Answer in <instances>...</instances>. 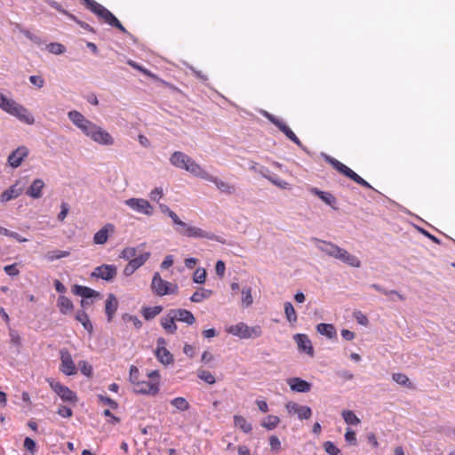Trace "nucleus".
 <instances>
[{"label": "nucleus", "instance_id": "f257e3e1", "mask_svg": "<svg viewBox=\"0 0 455 455\" xmlns=\"http://www.w3.org/2000/svg\"><path fill=\"white\" fill-rule=\"evenodd\" d=\"M88 10L98 16L105 23L117 28L124 34H128L126 28L122 25L119 20L106 7L94 0H82Z\"/></svg>", "mask_w": 455, "mask_h": 455}, {"label": "nucleus", "instance_id": "f03ea898", "mask_svg": "<svg viewBox=\"0 0 455 455\" xmlns=\"http://www.w3.org/2000/svg\"><path fill=\"white\" fill-rule=\"evenodd\" d=\"M88 10L98 16L105 23L117 28L124 34H128L126 28L122 25L119 20L106 7L94 0H82Z\"/></svg>", "mask_w": 455, "mask_h": 455}, {"label": "nucleus", "instance_id": "7ed1b4c3", "mask_svg": "<svg viewBox=\"0 0 455 455\" xmlns=\"http://www.w3.org/2000/svg\"><path fill=\"white\" fill-rule=\"evenodd\" d=\"M170 163L180 169L186 170L195 177L199 178L204 169L187 154L175 151L170 157Z\"/></svg>", "mask_w": 455, "mask_h": 455}, {"label": "nucleus", "instance_id": "20e7f679", "mask_svg": "<svg viewBox=\"0 0 455 455\" xmlns=\"http://www.w3.org/2000/svg\"><path fill=\"white\" fill-rule=\"evenodd\" d=\"M180 224L182 226L175 225V231L180 235L188 237V238H205L212 241H217L223 243L215 234L212 232H208L200 228L191 226L181 220H180Z\"/></svg>", "mask_w": 455, "mask_h": 455}, {"label": "nucleus", "instance_id": "39448f33", "mask_svg": "<svg viewBox=\"0 0 455 455\" xmlns=\"http://www.w3.org/2000/svg\"><path fill=\"white\" fill-rule=\"evenodd\" d=\"M323 158L326 163L331 164L336 171H338L339 173L343 174L344 176L349 178L353 181H355L356 184L361 185L363 188H371L372 189V187L371 184L363 180L361 176H359L357 173H355L352 169L337 160L336 158L324 155Z\"/></svg>", "mask_w": 455, "mask_h": 455}, {"label": "nucleus", "instance_id": "423d86ee", "mask_svg": "<svg viewBox=\"0 0 455 455\" xmlns=\"http://www.w3.org/2000/svg\"><path fill=\"white\" fill-rule=\"evenodd\" d=\"M226 331L242 339H256L262 335V328L259 325L250 327L243 322L230 325Z\"/></svg>", "mask_w": 455, "mask_h": 455}, {"label": "nucleus", "instance_id": "0eeeda50", "mask_svg": "<svg viewBox=\"0 0 455 455\" xmlns=\"http://www.w3.org/2000/svg\"><path fill=\"white\" fill-rule=\"evenodd\" d=\"M151 290L153 293L163 297L168 294H176L179 291L177 284L164 280L158 272L153 275L151 282Z\"/></svg>", "mask_w": 455, "mask_h": 455}, {"label": "nucleus", "instance_id": "6e6552de", "mask_svg": "<svg viewBox=\"0 0 455 455\" xmlns=\"http://www.w3.org/2000/svg\"><path fill=\"white\" fill-rule=\"evenodd\" d=\"M68 116L73 124L81 130V132L88 138L91 137L95 127L97 126L96 124L85 118L84 116L79 111L71 110L68 113Z\"/></svg>", "mask_w": 455, "mask_h": 455}, {"label": "nucleus", "instance_id": "1a4fd4ad", "mask_svg": "<svg viewBox=\"0 0 455 455\" xmlns=\"http://www.w3.org/2000/svg\"><path fill=\"white\" fill-rule=\"evenodd\" d=\"M117 275V267L113 264H102L96 267L91 273L92 278L102 279L106 282H113Z\"/></svg>", "mask_w": 455, "mask_h": 455}, {"label": "nucleus", "instance_id": "9d476101", "mask_svg": "<svg viewBox=\"0 0 455 455\" xmlns=\"http://www.w3.org/2000/svg\"><path fill=\"white\" fill-rule=\"evenodd\" d=\"M51 388L60 397L63 402L76 403L77 401L76 394L60 382L53 379H47Z\"/></svg>", "mask_w": 455, "mask_h": 455}, {"label": "nucleus", "instance_id": "9b49d317", "mask_svg": "<svg viewBox=\"0 0 455 455\" xmlns=\"http://www.w3.org/2000/svg\"><path fill=\"white\" fill-rule=\"evenodd\" d=\"M124 204L132 211L147 216H151L154 212L153 206L144 198H129L124 201Z\"/></svg>", "mask_w": 455, "mask_h": 455}, {"label": "nucleus", "instance_id": "f8f14e48", "mask_svg": "<svg viewBox=\"0 0 455 455\" xmlns=\"http://www.w3.org/2000/svg\"><path fill=\"white\" fill-rule=\"evenodd\" d=\"M60 370L67 376L75 375L77 371L70 352L67 348L60 350Z\"/></svg>", "mask_w": 455, "mask_h": 455}, {"label": "nucleus", "instance_id": "ddd939ff", "mask_svg": "<svg viewBox=\"0 0 455 455\" xmlns=\"http://www.w3.org/2000/svg\"><path fill=\"white\" fill-rule=\"evenodd\" d=\"M199 178L202 179V180H204L206 181H210V182L214 183L215 186L217 187V188L220 192L225 193L227 195H232V194H234L235 192V188L234 185H230V184L227 183V182L221 180L218 177H215V176L210 174L205 170L203 171V172L201 173Z\"/></svg>", "mask_w": 455, "mask_h": 455}, {"label": "nucleus", "instance_id": "4468645a", "mask_svg": "<svg viewBox=\"0 0 455 455\" xmlns=\"http://www.w3.org/2000/svg\"><path fill=\"white\" fill-rule=\"evenodd\" d=\"M29 149L26 146H19L14 149L7 158V164L12 168H18L21 165L22 162L28 156Z\"/></svg>", "mask_w": 455, "mask_h": 455}, {"label": "nucleus", "instance_id": "2eb2a0df", "mask_svg": "<svg viewBox=\"0 0 455 455\" xmlns=\"http://www.w3.org/2000/svg\"><path fill=\"white\" fill-rule=\"evenodd\" d=\"M159 381L140 380L134 385L133 391L136 394L156 395L159 392Z\"/></svg>", "mask_w": 455, "mask_h": 455}, {"label": "nucleus", "instance_id": "dca6fc26", "mask_svg": "<svg viewBox=\"0 0 455 455\" xmlns=\"http://www.w3.org/2000/svg\"><path fill=\"white\" fill-rule=\"evenodd\" d=\"M90 139L101 146H112L115 143V140L112 135L99 125L95 127Z\"/></svg>", "mask_w": 455, "mask_h": 455}, {"label": "nucleus", "instance_id": "f3484780", "mask_svg": "<svg viewBox=\"0 0 455 455\" xmlns=\"http://www.w3.org/2000/svg\"><path fill=\"white\" fill-rule=\"evenodd\" d=\"M8 114L17 117L20 121L27 124H33L35 123V118L29 110L17 102H14Z\"/></svg>", "mask_w": 455, "mask_h": 455}, {"label": "nucleus", "instance_id": "a211bd4d", "mask_svg": "<svg viewBox=\"0 0 455 455\" xmlns=\"http://www.w3.org/2000/svg\"><path fill=\"white\" fill-rule=\"evenodd\" d=\"M312 240L315 242L316 248L329 257L335 259L338 252L340 251V247L331 242L321 240L315 237L312 238Z\"/></svg>", "mask_w": 455, "mask_h": 455}, {"label": "nucleus", "instance_id": "6ab92c4d", "mask_svg": "<svg viewBox=\"0 0 455 455\" xmlns=\"http://www.w3.org/2000/svg\"><path fill=\"white\" fill-rule=\"evenodd\" d=\"M312 240L315 242L316 248L329 257L335 259L338 252L340 251V247L331 242L321 240L315 237L312 238Z\"/></svg>", "mask_w": 455, "mask_h": 455}, {"label": "nucleus", "instance_id": "aec40b11", "mask_svg": "<svg viewBox=\"0 0 455 455\" xmlns=\"http://www.w3.org/2000/svg\"><path fill=\"white\" fill-rule=\"evenodd\" d=\"M309 193L318 196L323 203L329 205L331 209L339 210L338 202L336 197L330 192L320 190L317 188L311 187L308 189Z\"/></svg>", "mask_w": 455, "mask_h": 455}, {"label": "nucleus", "instance_id": "412c9836", "mask_svg": "<svg viewBox=\"0 0 455 455\" xmlns=\"http://www.w3.org/2000/svg\"><path fill=\"white\" fill-rule=\"evenodd\" d=\"M287 384L293 392L307 393L311 390L312 385L308 381L299 377H293L287 379Z\"/></svg>", "mask_w": 455, "mask_h": 455}, {"label": "nucleus", "instance_id": "4be33fe9", "mask_svg": "<svg viewBox=\"0 0 455 455\" xmlns=\"http://www.w3.org/2000/svg\"><path fill=\"white\" fill-rule=\"evenodd\" d=\"M293 339L296 341L298 348L300 352L306 353L310 356L314 355V348L307 335L298 333L293 336Z\"/></svg>", "mask_w": 455, "mask_h": 455}, {"label": "nucleus", "instance_id": "5701e85b", "mask_svg": "<svg viewBox=\"0 0 455 455\" xmlns=\"http://www.w3.org/2000/svg\"><path fill=\"white\" fill-rule=\"evenodd\" d=\"M118 305L116 297L113 293H109L105 301V314L108 323L113 321Z\"/></svg>", "mask_w": 455, "mask_h": 455}, {"label": "nucleus", "instance_id": "b1692460", "mask_svg": "<svg viewBox=\"0 0 455 455\" xmlns=\"http://www.w3.org/2000/svg\"><path fill=\"white\" fill-rule=\"evenodd\" d=\"M262 177L269 180L272 184L275 185L276 187L282 188V189H290L291 185L280 179L277 174L271 172L268 169L264 168L259 172Z\"/></svg>", "mask_w": 455, "mask_h": 455}, {"label": "nucleus", "instance_id": "393cba45", "mask_svg": "<svg viewBox=\"0 0 455 455\" xmlns=\"http://www.w3.org/2000/svg\"><path fill=\"white\" fill-rule=\"evenodd\" d=\"M336 259L347 264L349 267H360L361 260L355 256L349 253L347 250L340 247V251L338 252Z\"/></svg>", "mask_w": 455, "mask_h": 455}, {"label": "nucleus", "instance_id": "a878e982", "mask_svg": "<svg viewBox=\"0 0 455 455\" xmlns=\"http://www.w3.org/2000/svg\"><path fill=\"white\" fill-rule=\"evenodd\" d=\"M115 231V226L111 223H108L103 226L99 231H97L93 235V243L95 244H104L107 243L108 239L109 233H113Z\"/></svg>", "mask_w": 455, "mask_h": 455}, {"label": "nucleus", "instance_id": "bb28decb", "mask_svg": "<svg viewBox=\"0 0 455 455\" xmlns=\"http://www.w3.org/2000/svg\"><path fill=\"white\" fill-rule=\"evenodd\" d=\"M172 315H174L177 321L185 323L188 325H191L196 322L194 315L187 309H172Z\"/></svg>", "mask_w": 455, "mask_h": 455}, {"label": "nucleus", "instance_id": "cd10ccee", "mask_svg": "<svg viewBox=\"0 0 455 455\" xmlns=\"http://www.w3.org/2000/svg\"><path fill=\"white\" fill-rule=\"evenodd\" d=\"M276 127L282 132H283L289 140H291L293 143H295L302 150H304L305 152H308L307 148L301 143L299 139L296 136V134L291 131V129L284 122L281 121Z\"/></svg>", "mask_w": 455, "mask_h": 455}, {"label": "nucleus", "instance_id": "c85d7f7f", "mask_svg": "<svg viewBox=\"0 0 455 455\" xmlns=\"http://www.w3.org/2000/svg\"><path fill=\"white\" fill-rule=\"evenodd\" d=\"M57 307L60 313L64 315L71 314L74 310L72 300L65 295H60L57 299Z\"/></svg>", "mask_w": 455, "mask_h": 455}, {"label": "nucleus", "instance_id": "c756f323", "mask_svg": "<svg viewBox=\"0 0 455 455\" xmlns=\"http://www.w3.org/2000/svg\"><path fill=\"white\" fill-rule=\"evenodd\" d=\"M44 188V180L42 179H36L27 189L26 194L34 199H38L42 197V190Z\"/></svg>", "mask_w": 455, "mask_h": 455}, {"label": "nucleus", "instance_id": "7c9ffc66", "mask_svg": "<svg viewBox=\"0 0 455 455\" xmlns=\"http://www.w3.org/2000/svg\"><path fill=\"white\" fill-rule=\"evenodd\" d=\"M72 291L74 294L81 296L83 299H91L99 296V292L93 289L79 284H75L72 288Z\"/></svg>", "mask_w": 455, "mask_h": 455}, {"label": "nucleus", "instance_id": "2f4dec72", "mask_svg": "<svg viewBox=\"0 0 455 455\" xmlns=\"http://www.w3.org/2000/svg\"><path fill=\"white\" fill-rule=\"evenodd\" d=\"M75 319L79 322L84 330H86L90 334L92 333L93 325L84 309L77 310L75 315Z\"/></svg>", "mask_w": 455, "mask_h": 455}, {"label": "nucleus", "instance_id": "473e14b6", "mask_svg": "<svg viewBox=\"0 0 455 455\" xmlns=\"http://www.w3.org/2000/svg\"><path fill=\"white\" fill-rule=\"evenodd\" d=\"M21 193L22 188H19L16 185H12L2 193L0 200L2 203L9 202L19 197Z\"/></svg>", "mask_w": 455, "mask_h": 455}, {"label": "nucleus", "instance_id": "72a5a7b5", "mask_svg": "<svg viewBox=\"0 0 455 455\" xmlns=\"http://www.w3.org/2000/svg\"><path fill=\"white\" fill-rule=\"evenodd\" d=\"M234 426L239 428L244 434H250L252 431V425L242 415H234Z\"/></svg>", "mask_w": 455, "mask_h": 455}, {"label": "nucleus", "instance_id": "f704fd0d", "mask_svg": "<svg viewBox=\"0 0 455 455\" xmlns=\"http://www.w3.org/2000/svg\"><path fill=\"white\" fill-rule=\"evenodd\" d=\"M316 331L329 339L337 338V331L333 324L321 323L316 325Z\"/></svg>", "mask_w": 455, "mask_h": 455}, {"label": "nucleus", "instance_id": "c9c22d12", "mask_svg": "<svg viewBox=\"0 0 455 455\" xmlns=\"http://www.w3.org/2000/svg\"><path fill=\"white\" fill-rule=\"evenodd\" d=\"M175 317L172 315V310H170L167 316L163 317L161 319V324L163 328L166 331V332L173 334L177 331V325L175 323Z\"/></svg>", "mask_w": 455, "mask_h": 455}, {"label": "nucleus", "instance_id": "e433bc0d", "mask_svg": "<svg viewBox=\"0 0 455 455\" xmlns=\"http://www.w3.org/2000/svg\"><path fill=\"white\" fill-rule=\"evenodd\" d=\"M156 356L160 363L165 365H168L173 362L172 355L165 347H156Z\"/></svg>", "mask_w": 455, "mask_h": 455}, {"label": "nucleus", "instance_id": "4c0bfd02", "mask_svg": "<svg viewBox=\"0 0 455 455\" xmlns=\"http://www.w3.org/2000/svg\"><path fill=\"white\" fill-rule=\"evenodd\" d=\"M16 28L20 34H22L25 37H27L28 40H30L32 43L38 46L45 42L39 36L33 34L28 29L21 27L20 24L16 25Z\"/></svg>", "mask_w": 455, "mask_h": 455}, {"label": "nucleus", "instance_id": "58836bf2", "mask_svg": "<svg viewBox=\"0 0 455 455\" xmlns=\"http://www.w3.org/2000/svg\"><path fill=\"white\" fill-rule=\"evenodd\" d=\"M212 294V291L205 288H200L198 291H195L191 297L190 300L194 303H200L203 300L209 299Z\"/></svg>", "mask_w": 455, "mask_h": 455}, {"label": "nucleus", "instance_id": "ea45409f", "mask_svg": "<svg viewBox=\"0 0 455 455\" xmlns=\"http://www.w3.org/2000/svg\"><path fill=\"white\" fill-rule=\"evenodd\" d=\"M162 306L143 307L141 309V314L145 320L148 321L155 318L157 315H159L162 312Z\"/></svg>", "mask_w": 455, "mask_h": 455}, {"label": "nucleus", "instance_id": "a19ab883", "mask_svg": "<svg viewBox=\"0 0 455 455\" xmlns=\"http://www.w3.org/2000/svg\"><path fill=\"white\" fill-rule=\"evenodd\" d=\"M280 423V419L278 416L275 415H267L265 417L260 425L262 427L266 428L267 430H273L275 429Z\"/></svg>", "mask_w": 455, "mask_h": 455}, {"label": "nucleus", "instance_id": "79ce46f5", "mask_svg": "<svg viewBox=\"0 0 455 455\" xmlns=\"http://www.w3.org/2000/svg\"><path fill=\"white\" fill-rule=\"evenodd\" d=\"M283 308H284V314H285L286 320L290 323H296L298 320V316H297V313H296L292 304L290 301H286L283 304Z\"/></svg>", "mask_w": 455, "mask_h": 455}, {"label": "nucleus", "instance_id": "37998d69", "mask_svg": "<svg viewBox=\"0 0 455 455\" xmlns=\"http://www.w3.org/2000/svg\"><path fill=\"white\" fill-rule=\"evenodd\" d=\"M150 255L151 254L149 251H146L130 259L129 263H131L132 266L134 267V268L137 270L148 261V259L150 258Z\"/></svg>", "mask_w": 455, "mask_h": 455}, {"label": "nucleus", "instance_id": "c03bdc74", "mask_svg": "<svg viewBox=\"0 0 455 455\" xmlns=\"http://www.w3.org/2000/svg\"><path fill=\"white\" fill-rule=\"evenodd\" d=\"M371 288L374 289L375 291H379V292H381L387 296L388 295H395L398 299L403 301L405 300V297L399 293L397 291L395 290H387L385 289L384 287H382L381 285L378 284V283H372L370 285Z\"/></svg>", "mask_w": 455, "mask_h": 455}, {"label": "nucleus", "instance_id": "a18cd8bd", "mask_svg": "<svg viewBox=\"0 0 455 455\" xmlns=\"http://www.w3.org/2000/svg\"><path fill=\"white\" fill-rule=\"evenodd\" d=\"M170 403L180 411H188L190 408L189 403L184 397H175Z\"/></svg>", "mask_w": 455, "mask_h": 455}, {"label": "nucleus", "instance_id": "49530a36", "mask_svg": "<svg viewBox=\"0 0 455 455\" xmlns=\"http://www.w3.org/2000/svg\"><path fill=\"white\" fill-rule=\"evenodd\" d=\"M159 208L163 213L168 215V217L171 218L174 226H182L181 224H180V219L179 218V216L172 210H171L168 205L161 204H159Z\"/></svg>", "mask_w": 455, "mask_h": 455}, {"label": "nucleus", "instance_id": "de8ad7c7", "mask_svg": "<svg viewBox=\"0 0 455 455\" xmlns=\"http://www.w3.org/2000/svg\"><path fill=\"white\" fill-rule=\"evenodd\" d=\"M342 418L347 425H358L360 423V419L355 414L354 411L349 410H345L342 411Z\"/></svg>", "mask_w": 455, "mask_h": 455}, {"label": "nucleus", "instance_id": "09e8293b", "mask_svg": "<svg viewBox=\"0 0 455 455\" xmlns=\"http://www.w3.org/2000/svg\"><path fill=\"white\" fill-rule=\"evenodd\" d=\"M69 254H70V252L68 251L54 250V251H49L46 254V259L49 261H54L56 259L66 258V257L69 256Z\"/></svg>", "mask_w": 455, "mask_h": 455}, {"label": "nucleus", "instance_id": "8fccbe9b", "mask_svg": "<svg viewBox=\"0 0 455 455\" xmlns=\"http://www.w3.org/2000/svg\"><path fill=\"white\" fill-rule=\"evenodd\" d=\"M392 379L394 381H395L397 384L403 386V387H411V383L409 379V378L401 372L394 373L392 375Z\"/></svg>", "mask_w": 455, "mask_h": 455}, {"label": "nucleus", "instance_id": "3c124183", "mask_svg": "<svg viewBox=\"0 0 455 455\" xmlns=\"http://www.w3.org/2000/svg\"><path fill=\"white\" fill-rule=\"evenodd\" d=\"M253 299L251 296V289L244 287L242 289V303L244 307H249L252 304Z\"/></svg>", "mask_w": 455, "mask_h": 455}, {"label": "nucleus", "instance_id": "603ef678", "mask_svg": "<svg viewBox=\"0 0 455 455\" xmlns=\"http://www.w3.org/2000/svg\"><path fill=\"white\" fill-rule=\"evenodd\" d=\"M197 377L210 385H212L216 382L215 377L210 371L205 370H199L197 372Z\"/></svg>", "mask_w": 455, "mask_h": 455}, {"label": "nucleus", "instance_id": "864d4df0", "mask_svg": "<svg viewBox=\"0 0 455 455\" xmlns=\"http://www.w3.org/2000/svg\"><path fill=\"white\" fill-rule=\"evenodd\" d=\"M122 320L124 323H132L137 330H140L142 327V322L136 315L125 313L122 315Z\"/></svg>", "mask_w": 455, "mask_h": 455}, {"label": "nucleus", "instance_id": "5fc2aeb1", "mask_svg": "<svg viewBox=\"0 0 455 455\" xmlns=\"http://www.w3.org/2000/svg\"><path fill=\"white\" fill-rule=\"evenodd\" d=\"M97 399L100 403L108 405L113 410H116L118 408V403L107 395L99 394L97 395Z\"/></svg>", "mask_w": 455, "mask_h": 455}, {"label": "nucleus", "instance_id": "6e6d98bb", "mask_svg": "<svg viewBox=\"0 0 455 455\" xmlns=\"http://www.w3.org/2000/svg\"><path fill=\"white\" fill-rule=\"evenodd\" d=\"M323 446L329 455H342L341 451L331 441L324 442Z\"/></svg>", "mask_w": 455, "mask_h": 455}, {"label": "nucleus", "instance_id": "4d7b16f0", "mask_svg": "<svg viewBox=\"0 0 455 455\" xmlns=\"http://www.w3.org/2000/svg\"><path fill=\"white\" fill-rule=\"evenodd\" d=\"M205 279L206 270L203 267H198L193 275V281L196 283L203 284L205 283Z\"/></svg>", "mask_w": 455, "mask_h": 455}, {"label": "nucleus", "instance_id": "13d9d810", "mask_svg": "<svg viewBox=\"0 0 455 455\" xmlns=\"http://www.w3.org/2000/svg\"><path fill=\"white\" fill-rule=\"evenodd\" d=\"M14 102L13 100L8 99L4 94L0 93V108L6 113H9Z\"/></svg>", "mask_w": 455, "mask_h": 455}, {"label": "nucleus", "instance_id": "bf43d9fd", "mask_svg": "<svg viewBox=\"0 0 455 455\" xmlns=\"http://www.w3.org/2000/svg\"><path fill=\"white\" fill-rule=\"evenodd\" d=\"M46 47L51 53L58 55L64 53L66 51L65 46L60 43H50Z\"/></svg>", "mask_w": 455, "mask_h": 455}, {"label": "nucleus", "instance_id": "052dcab7", "mask_svg": "<svg viewBox=\"0 0 455 455\" xmlns=\"http://www.w3.org/2000/svg\"><path fill=\"white\" fill-rule=\"evenodd\" d=\"M137 254V249L135 247H125L120 253L119 257L125 260L130 261Z\"/></svg>", "mask_w": 455, "mask_h": 455}, {"label": "nucleus", "instance_id": "680f3d73", "mask_svg": "<svg viewBox=\"0 0 455 455\" xmlns=\"http://www.w3.org/2000/svg\"><path fill=\"white\" fill-rule=\"evenodd\" d=\"M271 451L277 453L281 451L282 445L279 438L276 435H270L268 438Z\"/></svg>", "mask_w": 455, "mask_h": 455}, {"label": "nucleus", "instance_id": "e2e57ef3", "mask_svg": "<svg viewBox=\"0 0 455 455\" xmlns=\"http://www.w3.org/2000/svg\"><path fill=\"white\" fill-rule=\"evenodd\" d=\"M297 415L299 419H308L312 416V410L307 405H300Z\"/></svg>", "mask_w": 455, "mask_h": 455}, {"label": "nucleus", "instance_id": "0e129e2a", "mask_svg": "<svg viewBox=\"0 0 455 455\" xmlns=\"http://www.w3.org/2000/svg\"><path fill=\"white\" fill-rule=\"evenodd\" d=\"M0 234L4 235H6V236H9V237H12L14 239H16L18 242H26L27 239L26 238H23L20 235V234H18L17 232H13V231H11L5 228H3V227H0Z\"/></svg>", "mask_w": 455, "mask_h": 455}, {"label": "nucleus", "instance_id": "69168bd1", "mask_svg": "<svg viewBox=\"0 0 455 455\" xmlns=\"http://www.w3.org/2000/svg\"><path fill=\"white\" fill-rule=\"evenodd\" d=\"M129 380L133 386L140 381V371L135 365L130 367Z\"/></svg>", "mask_w": 455, "mask_h": 455}, {"label": "nucleus", "instance_id": "338daca9", "mask_svg": "<svg viewBox=\"0 0 455 455\" xmlns=\"http://www.w3.org/2000/svg\"><path fill=\"white\" fill-rule=\"evenodd\" d=\"M102 415L108 418L107 422L111 425H116L121 422V419L119 417L115 416L109 409H106L103 411Z\"/></svg>", "mask_w": 455, "mask_h": 455}, {"label": "nucleus", "instance_id": "774afa93", "mask_svg": "<svg viewBox=\"0 0 455 455\" xmlns=\"http://www.w3.org/2000/svg\"><path fill=\"white\" fill-rule=\"evenodd\" d=\"M9 335H10L11 343L13 346H16V347L21 346V337L20 336L19 332L16 330L10 329Z\"/></svg>", "mask_w": 455, "mask_h": 455}]
</instances>
